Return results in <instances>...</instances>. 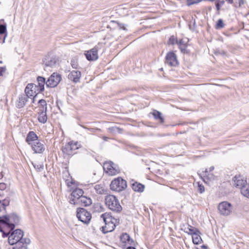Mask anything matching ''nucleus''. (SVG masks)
<instances>
[{"mask_svg":"<svg viewBox=\"0 0 249 249\" xmlns=\"http://www.w3.org/2000/svg\"><path fill=\"white\" fill-rule=\"evenodd\" d=\"M20 221L19 217L15 213L0 216V222L10 231H13Z\"/></svg>","mask_w":249,"mask_h":249,"instance_id":"nucleus-1","label":"nucleus"},{"mask_svg":"<svg viewBox=\"0 0 249 249\" xmlns=\"http://www.w3.org/2000/svg\"><path fill=\"white\" fill-rule=\"evenodd\" d=\"M105 201L106 205L110 210L117 213H121L123 208L116 196L111 195H107L105 197Z\"/></svg>","mask_w":249,"mask_h":249,"instance_id":"nucleus-2","label":"nucleus"},{"mask_svg":"<svg viewBox=\"0 0 249 249\" xmlns=\"http://www.w3.org/2000/svg\"><path fill=\"white\" fill-rule=\"evenodd\" d=\"M23 231L20 229H17L13 231L8 237V242L11 245H14L16 242L19 240L23 241L26 243H30L29 238H23Z\"/></svg>","mask_w":249,"mask_h":249,"instance_id":"nucleus-3","label":"nucleus"},{"mask_svg":"<svg viewBox=\"0 0 249 249\" xmlns=\"http://www.w3.org/2000/svg\"><path fill=\"white\" fill-rule=\"evenodd\" d=\"M110 187L111 190L120 192L126 189L127 182L121 177H118L111 181Z\"/></svg>","mask_w":249,"mask_h":249,"instance_id":"nucleus-4","label":"nucleus"},{"mask_svg":"<svg viewBox=\"0 0 249 249\" xmlns=\"http://www.w3.org/2000/svg\"><path fill=\"white\" fill-rule=\"evenodd\" d=\"M78 148L77 142H73L71 141L63 146L61 150L65 156H72L76 153V150Z\"/></svg>","mask_w":249,"mask_h":249,"instance_id":"nucleus-5","label":"nucleus"},{"mask_svg":"<svg viewBox=\"0 0 249 249\" xmlns=\"http://www.w3.org/2000/svg\"><path fill=\"white\" fill-rule=\"evenodd\" d=\"M76 212V216L79 220L86 224L89 223L91 218V215L89 212L82 208H77Z\"/></svg>","mask_w":249,"mask_h":249,"instance_id":"nucleus-6","label":"nucleus"},{"mask_svg":"<svg viewBox=\"0 0 249 249\" xmlns=\"http://www.w3.org/2000/svg\"><path fill=\"white\" fill-rule=\"evenodd\" d=\"M103 168L104 170L111 176L115 175L120 172L119 166L111 161H106Z\"/></svg>","mask_w":249,"mask_h":249,"instance_id":"nucleus-7","label":"nucleus"},{"mask_svg":"<svg viewBox=\"0 0 249 249\" xmlns=\"http://www.w3.org/2000/svg\"><path fill=\"white\" fill-rule=\"evenodd\" d=\"M61 79V74L57 72H53L46 81V86L49 88H54L58 85Z\"/></svg>","mask_w":249,"mask_h":249,"instance_id":"nucleus-8","label":"nucleus"},{"mask_svg":"<svg viewBox=\"0 0 249 249\" xmlns=\"http://www.w3.org/2000/svg\"><path fill=\"white\" fill-rule=\"evenodd\" d=\"M232 208L231 204L227 201H223L220 203L218 206L220 214L224 216L229 215L232 212Z\"/></svg>","mask_w":249,"mask_h":249,"instance_id":"nucleus-9","label":"nucleus"},{"mask_svg":"<svg viewBox=\"0 0 249 249\" xmlns=\"http://www.w3.org/2000/svg\"><path fill=\"white\" fill-rule=\"evenodd\" d=\"M84 191L82 189L77 188L74 189L69 196V202L76 205V201L83 196Z\"/></svg>","mask_w":249,"mask_h":249,"instance_id":"nucleus-10","label":"nucleus"},{"mask_svg":"<svg viewBox=\"0 0 249 249\" xmlns=\"http://www.w3.org/2000/svg\"><path fill=\"white\" fill-rule=\"evenodd\" d=\"M101 217L103 218L106 224L105 226H103L102 227V232L104 233H107L112 231L116 227L115 224L114 222L112 221H108V223H107V218L106 217V213L102 214L101 215Z\"/></svg>","mask_w":249,"mask_h":249,"instance_id":"nucleus-11","label":"nucleus"},{"mask_svg":"<svg viewBox=\"0 0 249 249\" xmlns=\"http://www.w3.org/2000/svg\"><path fill=\"white\" fill-rule=\"evenodd\" d=\"M59 59L56 57H47L43 61L44 65V69L46 70L48 67L54 68L58 64Z\"/></svg>","mask_w":249,"mask_h":249,"instance_id":"nucleus-12","label":"nucleus"},{"mask_svg":"<svg viewBox=\"0 0 249 249\" xmlns=\"http://www.w3.org/2000/svg\"><path fill=\"white\" fill-rule=\"evenodd\" d=\"M39 87L33 83L28 84L25 89V93L30 97H32L34 94L37 95L38 93Z\"/></svg>","mask_w":249,"mask_h":249,"instance_id":"nucleus-13","label":"nucleus"},{"mask_svg":"<svg viewBox=\"0 0 249 249\" xmlns=\"http://www.w3.org/2000/svg\"><path fill=\"white\" fill-rule=\"evenodd\" d=\"M32 150L36 154H42L45 150L44 144L40 142L39 140L36 141L30 144Z\"/></svg>","mask_w":249,"mask_h":249,"instance_id":"nucleus-14","label":"nucleus"},{"mask_svg":"<svg viewBox=\"0 0 249 249\" xmlns=\"http://www.w3.org/2000/svg\"><path fill=\"white\" fill-rule=\"evenodd\" d=\"M166 63L170 66H176L178 61L176 55L173 52L167 53L166 56Z\"/></svg>","mask_w":249,"mask_h":249,"instance_id":"nucleus-15","label":"nucleus"},{"mask_svg":"<svg viewBox=\"0 0 249 249\" xmlns=\"http://www.w3.org/2000/svg\"><path fill=\"white\" fill-rule=\"evenodd\" d=\"M30 97L27 95V94H22L19 95L18 99L16 102V106L18 108H21L23 107L27 102L28 100V98Z\"/></svg>","mask_w":249,"mask_h":249,"instance_id":"nucleus-16","label":"nucleus"},{"mask_svg":"<svg viewBox=\"0 0 249 249\" xmlns=\"http://www.w3.org/2000/svg\"><path fill=\"white\" fill-rule=\"evenodd\" d=\"M98 49L97 47H94L91 50L87 51L85 54L86 55V58L89 61H95L98 58Z\"/></svg>","mask_w":249,"mask_h":249,"instance_id":"nucleus-17","label":"nucleus"},{"mask_svg":"<svg viewBox=\"0 0 249 249\" xmlns=\"http://www.w3.org/2000/svg\"><path fill=\"white\" fill-rule=\"evenodd\" d=\"M234 181V185L236 187L242 190V188L245 187L247 184V182L246 179H244L240 175H236L233 178Z\"/></svg>","mask_w":249,"mask_h":249,"instance_id":"nucleus-18","label":"nucleus"},{"mask_svg":"<svg viewBox=\"0 0 249 249\" xmlns=\"http://www.w3.org/2000/svg\"><path fill=\"white\" fill-rule=\"evenodd\" d=\"M81 72L78 71H72L68 75V78L74 83L79 81L81 77Z\"/></svg>","mask_w":249,"mask_h":249,"instance_id":"nucleus-19","label":"nucleus"},{"mask_svg":"<svg viewBox=\"0 0 249 249\" xmlns=\"http://www.w3.org/2000/svg\"><path fill=\"white\" fill-rule=\"evenodd\" d=\"M38 140V137L34 131H30L26 138L25 141L29 145L33 143V142Z\"/></svg>","mask_w":249,"mask_h":249,"instance_id":"nucleus-20","label":"nucleus"},{"mask_svg":"<svg viewBox=\"0 0 249 249\" xmlns=\"http://www.w3.org/2000/svg\"><path fill=\"white\" fill-rule=\"evenodd\" d=\"M91 203V199L89 197L83 196L79 199H78L76 204H79L86 207L90 205Z\"/></svg>","mask_w":249,"mask_h":249,"instance_id":"nucleus-21","label":"nucleus"},{"mask_svg":"<svg viewBox=\"0 0 249 249\" xmlns=\"http://www.w3.org/2000/svg\"><path fill=\"white\" fill-rule=\"evenodd\" d=\"M133 190L135 192L142 193L144 191L145 186L137 181H135L131 184Z\"/></svg>","mask_w":249,"mask_h":249,"instance_id":"nucleus-22","label":"nucleus"},{"mask_svg":"<svg viewBox=\"0 0 249 249\" xmlns=\"http://www.w3.org/2000/svg\"><path fill=\"white\" fill-rule=\"evenodd\" d=\"M195 230L196 232L193 234H192L193 242L195 245H198L203 242V240L200 236V232L199 231L198 229H196Z\"/></svg>","mask_w":249,"mask_h":249,"instance_id":"nucleus-23","label":"nucleus"},{"mask_svg":"<svg viewBox=\"0 0 249 249\" xmlns=\"http://www.w3.org/2000/svg\"><path fill=\"white\" fill-rule=\"evenodd\" d=\"M38 114V121L42 124L46 123L48 119L47 116V110H43V109H39V112Z\"/></svg>","mask_w":249,"mask_h":249,"instance_id":"nucleus-24","label":"nucleus"},{"mask_svg":"<svg viewBox=\"0 0 249 249\" xmlns=\"http://www.w3.org/2000/svg\"><path fill=\"white\" fill-rule=\"evenodd\" d=\"M37 81L38 83V86L39 88L38 92H41L44 90V85L46 84V79L44 77L42 76H38L37 78Z\"/></svg>","mask_w":249,"mask_h":249,"instance_id":"nucleus-25","label":"nucleus"},{"mask_svg":"<svg viewBox=\"0 0 249 249\" xmlns=\"http://www.w3.org/2000/svg\"><path fill=\"white\" fill-rule=\"evenodd\" d=\"M24 240L16 242L13 246V249H27V245L30 243H26Z\"/></svg>","mask_w":249,"mask_h":249,"instance_id":"nucleus-26","label":"nucleus"},{"mask_svg":"<svg viewBox=\"0 0 249 249\" xmlns=\"http://www.w3.org/2000/svg\"><path fill=\"white\" fill-rule=\"evenodd\" d=\"M94 188L96 193L99 194H104L107 192L104 183L96 184Z\"/></svg>","mask_w":249,"mask_h":249,"instance_id":"nucleus-27","label":"nucleus"},{"mask_svg":"<svg viewBox=\"0 0 249 249\" xmlns=\"http://www.w3.org/2000/svg\"><path fill=\"white\" fill-rule=\"evenodd\" d=\"M152 114L154 116L155 120L159 121V122L161 124L164 123V119L162 117L161 112L157 110H154L152 113Z\"/></svg>","mask_w":249,"mask_h":249,"instance_id":"nucleus-28","label":"nucleus"},{"mask_svg":"<svg viewBox=\"0 0 249 249\" xmlns=\"http://www.w3.org/2000/svg\"><path fill=\"white\" fill-rule=\"evenodd\" d=\"M4 20L3 19H1L0 20V34H6L7 33V25L6 23H4L2 24V22H4Z\"/></svg>","mask_w":249,"mask_h":249,"instance_id":"nucleus-29","label":"nucleus"},{"mask_svg":"<svg viewBox=\"0 0 249 249\" xmlns=\"http://www.w3.org/2000/svg\"><path fill=\"white\" fill-rule=\"evenodd\" d=\"M241 193L244 196L249 198V183L245 187L242 188Z\"/></svg>","mask_w":249,"mask_h":249,"instance_id":"nucleus-30","label":"nucleus"},{"mask_svg":"<svg viewBox=\"0 0 249 249\" xmlns=\"http://www.w3.org/2000/svg\"><path fill=\"white\" fill-rule=\"evenodd\" d=\"M94 212H101L104 210V208L102 204L100 203H95L93 206Z\"/></svg>","mask_w":249,"mask_h":249,"instance_id":"nucleus-31","label":"nucleus"},{"mask_svg":"<svg viewBox=\"0 0 249 249\" xmlns=\"http://www.w3.org/2000/svg\"><path fill=\"white\" fill-rule=\"evenodd\" d=\"M129 240H130V236L127 233H123L120 236V240L124 244L128 242Z\"/></svg>","mask_w":249,"mask_h":249,"instance_id":"nucleus-32","label":"nucleus"},{"mask_svg":"<svg viewBox=\"0 0 249 249\" xmlns=\"http://www.w3.org/2000/svg\"><path fill=\"white\" fill-rule=\"evenodd\" d=\"M38 104L40 106L39 109H43V110H47V104L46 101L44 99H40L38 101Z\"/></svg>","mask_w":249,"mask_h":249,"instance_id":"nucleus-33","label":"nucleus"},{"mask_svg":"<svg viewBox=\"0 0 249 249\" xmlns=\"http://www.w3.org/2000/svg\"><path fill=\"white\" fill-rule=\"evenodd\" d=\"M185 229L186 230V231H185L186 233H188L189 234L192 235L194 233L196 232L195 230L197 229L188 224L187 228H185Z\"/></svg>","mask_w":249,"mask_h":249,"instance_id":"nucleus-34","label":"nucleus"},{"mask_svg":"<svg viewBox=\"0 0 249 249\" xmlns=\"http://www.w3.org/2000/svg\"><path fill=\"white\" fill-rule=\"evenodd\" d=\"M224 26L225 24L224 23L223 20L222 19H219L215 25V28L216 29H221L224 28Z\"/></svg>","mask_w":249,"mask_h":249,"instance_id":"nucleus-35","label":"nucleus"},{"mask_svg":"<svg viewBox=\"0 0 249 249\" xmlns=\"http://www.w3.org/2000/svg\"><path fill=\"white\" fill-rule=\"evenodd\" d=\"M34 168L37 172H40L44 169L43 164H33Z\"/></svg>","mask_w":249,"mask_h":249,"instance_id":"nucleus-36","label":"nucleus"},{"mask_svg":"<svg viewBox=\"0 0 249 249\" xmlns=\"http://www.w3.org/2000/svg\"><path fill=\"white\" fill-rule=\"evenodd\" d=\"M175 43H178V41L177 38L175 36H170V37L169 39L168 44H171V45H174Z\"/></svg>","mask_w":249,"mask_h":249,"instance_id":"nucleus-37","label":"nucleus"},{"mask_svg":"<svg viewBox=\"0 0 249 249\" xmlns=\"http://www.w3.org/2000/svg\"><path fill=\"white\" fill-rule=\"evenodd\" d=\"M215 6H216V10L217 11H219L220 9V6L221 5H223L224 3H225V1L224 0H215Z\"/></svg>","mask_w":249,"mask_h":249,"instance_id":"nucleus-38","label":"nucleus"},{"mask_svg":"<svg viewBox=\"0 0 249 249\" xmlns=\"http://www.w3.org/2000/svg\"><path fill=\"white\" fill-rule=\"evenodd\" d=\"M71 64L73 69H77L78 66L77 59L76 58H73L71 60Z\"/></svg>","mask_w":249,"mask_h":249,"instance_id":"nucleus-39","label":"nucleus"},{"mask_svg":"<svg viewBox=\"0 0 249 249\" xmlns=\"http://www.w3.org/2000/svg\"><path fill=\"white\" fill-rule=\"evenodd\" d=\"M214 169V167L213 166H211L210 168H209V172H211L212 171H213ZM208 170L207 169H206L205 171H203L202 172V176H203L204 178H208Z\"/></svg>","mask_w":249,"mask_h":249,"instance_id":"nucleus-40","label":"nucleus"},{"mask_svg":"<svg viewBox=\"0 0 249 249\" xmlns=\"http://www.w3.org/2000/svg\"><path fill=\"white\" fill-rule=\"evenodd\" d=\"M179 48L182 53H189V51L187 50V46L185 44H184L183 46H180Z\"/></svg>","mask_w":249,"mask_h":249,"instance_id":"nucleus-41","label":"nucleus"},{"mask_svg":"<svg viewBox=\"0 0 249 249\" xmlns=\"http://www.w3.org/2000/svg\"><path fill=\"white\" fill-rule=\"evenodd\" d=\"M7 36V34H0V43H3L5 42V40Z\"/></svg>","mask_w":249,"mask_h":249,"instance_id":"nucleus-42","label":"nucleus"},{"mask_svg":"<svg viewBox=\"0 0 249 249\" xmlns=\"http://www.w3.org/2000/svg\"><path fill=\"white\" fill-rule=\"evenodd\" d=\"M198 191L200 193H203L205 191L204 186L202 184L198 183Z\"/></svg>","mask_w":249,"mask_h":249,"instance_id":"nucleus-43","label":"nucleus"},{"mask_svg":"<svg viewBox=\"0 0 249 249\" xmlns=\"http://www.w3.org/2000/svg\"><path fill=\"white\" fill-rule=\"evenodd\" d=\"M10 203V200L9 199L5 198L3 199L1 202V205L3 206L4 207L9 205Z\"/></svg>","mask_w":249,"mask_h":249,"instance_id":"nucleus-44","label":"nucleus"},{"mask_svg":"<svg viewBox=\"0 0 249 249\" xmlns=\"http://www.w3.org/2000/svg\"><path fill=\"white\" fill-rule=\"evenodd\" d=\"M245 3L244 0H236V3L238 4V6L236 4L235 5V7H241L243 4Z\"/></svg>","mask_w":249,"mask_h":249,"instance_id":"nucleus-45","label":"nucleus"},{"mask_svg":"<svg viewBox=\"0 0 249 249\" xmlns=\"http://www.w3.org/2000/svg\"><path fill=\"white\" fill-rule=\"evenodd\" d=\"M215 54L216 55L221 54L222 55H225L226 54V52L223 50H216L215 52Z\"/></svg>","mask_w":249,"mask_h":249,"instance_id":"nucleus-46","label":"nucleus"},{"mask_svg":"<svg viewBox=\"0 0 249 249\" xmlns=\"http://www.w3.org/2000/svg\"><path fill=\"white\" fill-rule=\"evenodd\" d=\"M117 24L120 29L123 30H126L125 25L122 23L117 22Z\"/></svg>","mask_w":249,"mask_h":249,"instance_id":"nucleus-47","label":"nucleus"},{"mask_svg":"<svg viewBox=\"0 0 249 249\" xmlns=\"http://www.w3.org/2000/svg\"><path fill=\"white\" fill-rule=\"evenodd\" d=\"M9 232H5V231H3V232H2V236L3 237H7L8 236L9 237V236L10 235V234L11 233V231H10V229H9Z\"/></svg>","mask_w":249,"mask_h":249,"instance_id":"nucleus-48","label":"nucleus"},{"mask_svg":"<svg viewBox=\"0 0 249 249\" xmlns=\"http://www.w3.org/2000/svg\"><path fill=\"white\" fill-rule=\"evenodd\" d=\"M6 71L5 67H0V76H2L3 72Z\"/></svg>","mask_w":249,"mask_h":249,"instance_id":"nucleus-49","label":"nucleus"},{"mask_svg":"<svg viewBox=\"0 0 249 249\" xmlns=\"http://www.w3.org/2000/svg\"><path fill=\"white\" fill-rule=\"evenodd\" d=\"M130 245H134V240L130 237V240L127 242Z\"/></svg>","mask_w":249,"mask_h":249,"instance_id":"nucleus-50","label":"nucleus"},{"mask_svg":"<svg viewBox=\"0 0 249 249\" xmlns=\"http://www.w3.org/2000/svg\"><path fill=\"white\" fill-rule=\"evenodd\" d=\"M177 44L179 45V47H180V46H183L184 44H185L182 39L179 40L178 41V43Z\"/></svg>","mask_w":249,"mask_h":249,"instance_id":"nucleus-51","label":"nucleus"},{"mask_svg":"<svg viewBox=\"0 0 249 249\" xmlns=\"http://www.w3.org/2000/svg\"><path fill=\"white\" fill-rule=\"evenodd\" d=\"M201 248L202 249H208V247L206 245H203L202 246H201Z\"/></svg>","mask_w":249,"mask_h":249,"instance_id":"nucleus-52","label":"nucleus"},{"mask_svg":"<svg viewBox=\"0 0 249 249\" xmlns=\"http://www.w3.org/2000/svg\"><path fill=\"white\" fill-rule=\"evenodd\" d=\"M37 95H35L33 96V101H32V102L33 103H34L36 101V96Z\"/></svg>","mask_w":249,"mask_h":249,"instance_id":"nucleus-53","label":"nucleus"},{"mask_svg":"<svg viewBox=\"0 0 249 249\" xmlns=\"http://www.w3.org/2000/svg\"><path fill=\"white\" fill-rule=\"evenodd\" d=\"M228 3L232 4L233 3V0H226Z\"/></svg>","mask_w":249,"mask_h":249,"instance_id":"nucleus-54","label":"nucleus"},{"mask_svg":"<svg viewBox=\"0 0 249 249\" xmlns=\"http://www.w3.org/2000/svg\"><path fill=\"white\" fill-rule=\"evenodd\" d=\"M126 249H136L134 247L129 246V247H128L127 248H126Z\"/></svg>","mask_w":249,"mask_h":249,"instance_id":"nucleus-55","label":"nucleus"},{"mask_svg":"<svg viewBox=\"0 0 249 249\" xmlns=\"http://www.w3.org/2000/svg\"><path fill=\"white\" fill-rule=\"evenodd\" d=\"M81 126L82 127H83L84 128H85V129H89V128H88V127H86V126H84V125H81ZM90 129H91H91H92V128H90Z\"/></svg>","mask_w":249,"mask_h":249,"instance_id":"nucleus-56","label":"nucleus"},{"mask_svg":"<svg viewBox=\"0 0 249 249\" xmlns=\"http://www.w3.org/2000/svg\"><path fill=\"white\" fill-rule=\"evenodd\" d=\"M0 223L1 224L0 222ZM3 230L2 229V228L1 226H0V231L2 232H3Z\"/></svg>","mask_w":249,"mask_h":249,"instance_id":"nucleus-57","label":"nucleus"},{"mask_svg":"<svg viewBox=\"0 0 249 249\" xmlns=\"http://www.w3.org/2000/svg\"><path fill=\"white\" fill-rule=\"evenodd\" d=\"M2 177V174L1 173H0V178H1Z\"/></svg>","mask_w":249,"mask_h":249,"instance_id":"nucleus-58","label":"nucleus"},{"mask_svg":"<svg viewBox=\"0 0 249 249\" xmlns=\"http://www.w3.org/2000/svg\"><path fill=\"white\" fill-rule=\"evenodd\" d=\"M107 139V137H104V140H106Z\"/></svg>","mask_w":249,"mask_h":249,"instance_id":"nucleus-59","label":"nucleus"}]
</instances>
